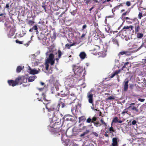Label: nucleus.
Returning a JSON list of instances; mask_svg holds the SVG:
<instances>
[{"label": "nucleus", "mask_w": 146, "mask_h": 146, "mask_svg": "<svg viewBox=\"0 0 146 146\" xmlns=\"http://www.w3.org/2000/svg\"><path fill=\"white\" fill-rule=\"evenodd\" d=\"M43 104L45 105L46 108L48 112L51 113L52 111L53 112V119L55 118H56L55 120L56 121L60 119L62 115L61 114L58 112L60 104H54L51 102H48L46 104L44 103Z\"/></svg>", "instance_id": "1"}, {"label": "nucleus", "mask_w": 146, "mask_h": 146, "mask_svg": "<svg viewBox=\"0 0 146 146\" xmlns=\"http://www.w3.org/2000/svg\"><path fill=\"white\" fill-rule=\"evenodd\" d=\"M61 123L60 122L55 123L52 127H50L49 130L52 135H54L55 136H58L61 135V140L65 142L63 137L64 136L65 131L64 130H61Z\"/></svg>", "instance_id": "2"}, {"label": "nucleus", "mask_w": 146, "mask_h": 146, "mask_svg": "<svg viewBox=\"0 0 146 146\" xmlns=\"http://www.w3.org/2000/svg\"><path fill=\"white\" fill-rule=\"evenodd\" d=\"M73 70L75 75V77L78 78L79 77L82 76L83 70L79 66L73 65Z\"/></svg>", "instance_id": "3"}, {"label": "nucleus", "mask_w": 146, "mask_h": 146, "mask_svg": "<svg viewBox=\"0 0 146 146\" xmlns=\"http://www.w3.org/2000/svg\"><path fill=\"white\" fill-rule=\"evenodd\" d=\"M54 55L52 53H50L49 56L48 58L46 60V62L47 63H50L51 65H53L55 63V59Z\"/></svg>", "instance_id": "4"}, {"label": "nucleus", "mask_w": 146, "mask_h": 146, "mask_svg": "<svg viewBox=\"0 0 146 146\" xmlns=\"http://www.w3.org/2000/svg\"><path fill=\"white\" fill-rule=\"evenodd\" d=\"M38 38L39 40L42 41V43L43 44L46 45L48 44L47 42H46L47 38L45 36L44 34L42 33H40L38 35Z\"/></svg>", "instance_id": "5"}, {"label": "nucleus", "mask_w": 146, "mask_h": 146, "mask_svg": "<svg viewBox=\"0 0 146 146\" xmlns=\"http://www.w3.org/2000/svg\"><path fill=\"white\" fill-rule=\"evenodd\" d=\"M87 97L88 99V102L89 103L93 104V95L92 93V91H91L88 92L87 94Z\"/></svg>", "instance_id": "6"}, {"label": "nucleus", "mask_w": 146, "mask_h": 146, "mask_svg": "<svg viewBox=\"0 0 146 146\" xmlns=\"http://www.w3.org/2000/svg\"><path fill=\"white\" fill-rule=\"evenodd\" d=\"M134 27L135 29V34L138 32L140 29V27L138 20L134 24Z\"/></svg>", "instance_id": "7"}, {"label": "nucleus", "mask_w": 146, "mask_h": 146, "mask_svg": "<svg viewBox=\"0 0 146 146\" xmlns=\"http://www.w3.org/2000/svg\"><path fill=\"white\" fill-rule=\"evenodd\" d=\"M126 22L128 24H131L132 23L133 21H138V19L137 18H134L133 19H131L128 17H126L125 18Z\"/></svg>", "instance_id": "8"}, {"label": "nucleus", "mask_w": 146, "mask_h": 146, "mask_svg": "<svg viewBox=\"0 0 146 146\" xmlns=\"http://www.w3.org/2000/svg\"><path fill=\"white\" fill-rule=\"evenodd\" d=\"M129 81L127 79H126L124 81L123 83V90L125 92L127 91L128 88V83Z\"/></svg>", "instance_id": "9"}, {"label": "nucleus", "mask_w": 146, "mask_h": 146, "mask_svg": "<svg viewBox=\"0 0 146 146\" xmlns=\"http://www.w3.org/2000/svg\"><path fill=\"white\" fill-rule=\"evenodd\" d=\"M65 119L66 121H73V119L72 116L70 115H65L64 117L63 118V121Z\"/></svg>", "instance_id": "10"}, {"label": "nucleus", "mask_w": 146, "mask_h": 146, "mask_svg": "<svg viewBox=\"0 0 146 146\" xmlns=\"http://www.w3.org/2000/svg\"><path fill=\"white\" fill-rule=\"evenodd\" d=\"M112 42L113 46L117 48L119 46V44L117 40L115 38H114L112 40Z\"/></svg>", "instance_id": "11"}, {"label": "nucleus", "mask_w": 146, "mask_h": 146, "mask_svg": "<svg viewBox=\"0 0 146 146\" xmlns=\"http://www.w3.org/2000/svg\"><path fill=\"white\" fill-rule=\"evenodd\" d=\"M133 27L132 25H130L129 26H125L123 28V30L125 31H131L133 29Z\"/></svg>", "instance_id": "12"}, {"label": "nucleus", "mask_w": 146, "mask_h": 146, "mask_svg": "<svg viewBox=\"0 0 146 146\" xmlns=\"http://www.w3.org/2000/svg\"><path fill=\"white\" fill-rule=\"evenodd\" d=\"M100 48V47L99 46H95V47H94L93 49L90 50V51L93 52H94L95 53L94 54V55H96L97 53H96L98 50H99Z\"/></svg>", "instance_id": "13"}, {"label": "nucleus", "mask_w": 146, "mask_h": 146, "mask_svg": "<svg viewBox=\"0 0 146 146\" xmlns=\"http://www.w3.org/2000/svg\"><path fill=\"white\" fill-rule=\"evenodd\" d=\"M137 43H135L132 46V49H135L136 51H137L140 49L143 46V45H142L139 47L138 48L137 46Z\"/></svg>", "instance_id": "14"}, {"label": "nucleus", "mask_w": 146, "mask_h": 146, "mask_svg": "<svg viewBox=\"0 0 146 146\" xmlns=\"http://www.w3.org/2000/svg\"><path fill=\"white\" fill-rule=\"evenodd\" d=\"M112 146H119L118 145V143L117 142V138H113L112 139Z\"/></svg>", "instance_id": "15"}, {"label": "nucleus", "mask_w": 146, "mask_h": 146, "mask_svg": "<svg viewBox=\"0 0 146 146\" xmlns=\"http://www.w3.org/2000/svg\"><path fill=\"white\" fill-rule=\"evenodd\" d=\"M15 81L16 84V85L18 84L21 85L22 84V82H21V76H18L15 79Z\"/></svg>", "instance_id": "16"}, {"label": "nucleus", "mask_w": 146, "mask_h": 146, "mask_svg": "<svg viewBox=\"0 0 146 146\" xmlns=\"http://www.w3.org/2000/svg\"><path fill=\"white\" fill-rule=\"evenodd\" d=\"M128 108L131 109V110H134L135 111V113L136 114H138V113L139 111V110L135 106H129Z\"/></svg>", "instance_id": "17"}, {"label": "nucleus", "mask_w": 146, "mask_h": 146, "mask_svg": "<svg viewBox=\"0 0 146 146\" xmlns=\"http://www.w3.org/2000/svg\"><path fill=\"white\" fill-rule=\"evenodd\" d=\"M7 82L10 86L14 87L17 85L15 81L13 80H8Z\"/></svg>", "instance_id": "18"}, {"label": "nucleus", "mask_w": 146, "mask_h": 146, "mask_svg": "<svg viewBox=\"0 0 146 146\" xmlns=\"http://www.w3.org/2000/svg\"><path fill=\"white\" fill-rule=\"evenodd\" d=\"M124 54H125L126 56H128L130 55L131 54L129 52L126 51H123L120 52L118 55L119 56L122 55Z\"/></svg>", "instance_id": "19"}, {"label": "nucleus", "mask_w": 146, "mask_h": 146, "mask_svg": "<svg viewBox=\"0 0 146 146\" xmlns=\"http://www.w3.org/2000/svg\"><path fill=\"white\" fill-rule=\"evenodd\" d=\"M98 55L99 56L98 57H99L104 58L106 56V54L105 51H102L99 52L98 53Z\"/></svg>", "instance_id": "20"}, {"label": "nucleus", "mask_w": 146, "mask_h": 146, "mask_svg": "<svg viewBox=\"0 0 146 146\" xmlns=\"http://www.w3.org/2000/svg\"><path fill=\"white\" fill-rule=\"evenodd\" d=\"M29 70V73L31 74L34 75L37 74L38 73V71L36 70L30 68Z\"/></svg>", "instance_id": "21"}, {"label": "nucleus", "mask_w": 146, "mask_h": 146, "mask_svg": "<svg viewBox=\"0 0 146 146\" xmlns=\"http://www.w3.org/2000/svg\"><path fill=\"white\" fill-rule=\"evenodd\" d=\"M112 122H113L115 123L118 122L119 123H121L123 122V121L121 120H118V118L117 117H114L113 120Z\"/></svg>", "instance_id": "22"}, {"label": "nucleus", "mask_w": 146, "mask_h": 146, "mask_svg": "<svg viewBox=\"0 0 146 146\" xmlns=\"http://www.w3.org/2000/svg\"><path fill=\"white\" fill-rule=\"evenodd\" d=\"M34 30L36 31H35L36 32V33L37 34V33L38 32V28L36 25H35L33 27L31 28L29 30V32H32Z\"/></svg>", "instance_id": "23"}, {"label": "nucleus", "mask_w": 146, "mask_h": 146, "mask_svg": "<svg viewBox=\"0 0 146 146\" xmlns=\"http://www.w3.org/2000/svg\"><path fill=\"white\" fill-rule=\"evenodd\" d=\"M80 57L81 59H84L86 56V54L84 52H81L79 54Z\"/></svg>", "instance_id": "24"}, {"label": "nucleus", "mask_w": 146, "mask_h": 146, "mask_svg": "<svg viewBox=\"0 0 146 146\" xmlns=\"http://www.w3.org/2000/svg\"><path fill=\"white\" fill-rule=\"evenodd\" d=\"M21 78L22 84L23 83H25L27 82V78L25 77L24 76H21Z\"/></svg>", "instance_id": "25"}, {"label": "nucleus", "mask_w": 146, "mask_h": 146, "mask_svg": "<svg viewBox=\"0 0 146 146\" xmlns=\"http://www.w3.org/2000/svg\"><path fill=\"white\" fill-rule=\"evenodd\" d=\"M36 78L35 76H30L28 78V81L29 82H32L34 81L35 79Z\"/></svg>", "instance_id": "26"}, {"label": "nucleus", "mask_w": 146, "mask_h": 146, "mask_svg": "<svg viewBox=\"0 0 146 146\" xmlns=\"http://www.w3.org/2000/svg\"><path fill=\"white\" fill-rule=\"evenodd\" d=\"M24 68V66L22 67L21 66H18L16 69V71L17 72L19 73L20 72L21 70L23 69Z\"/></svg>", "instance_id": "27"}, {"label": "nucleus", "mask_w": 146, "mask_h": 146, "mask_svg": "<svg viewBox=\"0 0 146 146\" xmlns=\"http://www.w3.org/2000/svg\"><path fill=\"white\" fill-rule=\"evenodd\" d=\"M136 34H137V37L138 38L141 39L143 38V35L142 33H140L138 32Z\"/></svg>", "instance_id": "28"}, {"label": "nucleus", "mask_w": 146, "mask_h": 146, "mask_svg": "<svg viewBox=\"0 0 146 146\" xmlns=\"http://www.w3.org/2000/svg\"><path fill=\"white\" fill-rule=\"evenodd\" d=\"M78 122L79 123H80L81 121H84L86 120V119L85 118V116H82L79 117L78 118Z\"/></svg>", "instance_id": "29"}, {"label": "nucleus", "mask_w": 146, "mask_h": 146, "mask_svg": "<svg viewBox=\"0 0 146 146\" xmlns=\"http://www.w3.org/2000/svg\"><path fill=\"white\" fill-rule=\"evenodd\" d=\"M94 125L96 127H100L102 125V124L98 121H96L93 123Z\"/></svg>", "instance_id": "30"}, {"label": "nucleus", "mask_w": 146, "mask_h": 146, "mask_svg": "<svg viewBox=\"0 0 146 146\" xmlns=\"http://www.w3.org/2000/svg\"><path fill=\"white\" fill-rule=\"evenodd\" d=\"M90 131L88 130H86V131L85 132H83V133L81 134L80 135V137H82L85 136L86 134H87L89 133Z\"/></svg>", "instance_id": "31"}, {"label": "nucleus", "mask_w": 146, "mask_h": 146, "mask_svg": "<svg viewBox=\"0 0 146 146\" xmlns=\"http://www.w3.org/2000/svg\"><path fill=\"white\" fill-rule=\"evenodd\" d=\"M130 10H131V8H129L125 12L123 13L122 14V16H124L125 15H128L129 13Z\"/></svg>", "instance_id": "32"}, {"label": "nucleus", "mask_w": 146, "mask_h": 146, "mask_svg": "<svg viewBox=\"0 0 146 146\" xmlns=\"http://www.w3.org/2000/svg\"><path fill=\"white\" fill-rule=\"evenodd\" d=\"M126 63H127V65H126L125 67V68L128 70L131 67V63H130L129 62H127Z\"/></svg>", "instance_id": "33"}, {"label": "nucleus", "mask_w": 146, "mask_h": 146, "mask_svg": "<svg viewBox=\"0 0 146 146\" xmlns=\"http://www.w3.org/2000/svg\"><path fill=\"white\" fill-rule=\"evenodd\" d=\"M35 23L34 21L29 20L28 22V24L30 26H32Z\"/></svg>", "instance_id": "34"}, {"label": "nucleus", "mask_w": 146, "mask_h": 146, "mask_svg": "<svg viewBox=\"0 0 146 146\" xmlns=\"http://www.w3.org/2000/svg\"><path fill=\"white\" fill-rule=\"evenodd\" d=\"M109 133H111L112 132H115V130L114 129L112 126H111L109 129Z\"/></svg>", "instance_id": "35"}, {"label": "nucleus", "mask_w": 146, "mask_h": 146, "mask_svg": "<svg viewBox=\"0 0 146 146\" xmlns=\"http://www.w3.org/2000/svg\"><path fill=\"white\" fill-rule=\"evenodd\" d=\"M141 12L143 14V16H145L146 15V8L143 9V11H141Z\"/></svg>", "instance_id": "36"}, {"label": "nucleus", "mask_w": 146, "mask_h": 146, "mask_svg": "<svg viewBox=\"0 0 146 146\" xmlns=\"http://www.w3.org/2000/svg\"><path fill=\"white\" fill-rule=\"evenodd\" d=\"M77 9H76L75 10H73L72 12H70L71 14L73 16H74L76 14L77 12Z\"/></svg>", "instance_id": "37"}, {"label": "nucleus", "mask_w": 146, "mask_h": 146, "mask_svg": "<svg viewBox=\"0 0 146 146\" xmlns=\"http://www.w3.org/2000/svg\"><path fill=\"white\" fill-rule=\"evenodd\" d=\"M57 53L58 54V57L59 58H60L62 54L61 50H58Z\"/></svg>", "instance_id": "38"}, {"label": "nucleus", "mask_w": 146, "mask_h": 146, "mask_svg": "<svg viewBox=\"0 0 146 146\" xmlns=\"http://www.w3.org/2000/svg\"><path fill=\"white\" fill-rule=\"evenodd\" d=\"M100 121L102 124L104 125L105 126H107V123L105 122L103 120V119L102 118L101 119Z\"/></svg>", "instance_id": "39"}, {"label": "nucleus", "mask_w": 146, "mask_h": 146, "mask_svg": "<svg viewBox=\"0 0 146 146\" xmlns=\"http://www.w3.org/2000/svg\"><path fill=\"white\" fill-rule=\"evenodd\" d=\"M14 34V33L13 31H9V37H10L11 36H13Z\"/></svg>", "instance_id": "40"}, {"label": "nucleus", "mask_w": 146, "mask_h": 146, "mask_svg": "<svg viewBox=\"0 0 146 146\" xmlns=\"http://www.w3.org/2000/svg\"><path fill=\"white\" fill-rule=\"evenodd\" d=\"M92 123H94V122L96 121L97 120V118L96 117H93L92 119Z\"/></svg>", "instance_id": "41"}, {"label": "nucleus", "mask_w": 146, "mask_h": 146, "mask_svg": "<svg viewBox=\"0 0 146 146\" xmlns=\"http://www.w3.org/2000/svg\"><path fill=\"white\" fill-rule=\"evenodd\" d=\"M9 5V3H7L6 4L5 6L3 8L4 9L7 8V9L9 10L10 9Z\"/></svg>", "instance_id": "42"}, {"label": "nucleus", "mask_w": 146, "mask_h": 146, "mask_svg": "<svg viewBox=\"0 0 146 146\" xmlns=\"http://www.w3.org/2000/svg\"><path fill=\"white\" fill-rule=\"evenodd\" d=\"M86 122L88 123H92V119H91V118L89 117L87 119L86 121Z\"/></svg>", "instance_id": "43"}, {"label": "nucleus", "mask_w": 146, "mask_h": 146, "mask_svg": "<svg viewBox=\"0 0 146 146\" xmlns=\"http://www.w3.org/2000/svg\"><path fill=\"white\" fill-rule=\"evenodd\" d=\"M15 42L17 43H18L19 44H23V41H19L17 39L16 40Z\"/></svg>", "instance_id": "44"}, {"label": "nucleus", "mask_w": 146, "mask_h": 146, "mask_svg": "<svg viewBox=\"0 0 146 146\" xmlns=\"http://www.w3.org/2000/svg\"><path fill=\"white\" fill-rule=\"evenodd\" d=\"M143 16V14L141 12H139V14L138 15V18L140 19H141Z\"/></svg>", "instance_id": "45"}, {"label": "nucleus", "mask_w": 146, "mask_h": 146, "mask_svg": "<svg viewBox=\"0 0 146 146\" xmlns=\"http://www.w3.org/2000/svg\"><path fill=\"white\" fill-rule=\"evenodd\" d=\"M45 65L46 66V67H45L46 70H48V68H49V65L46 62L45 63Z\"/></svg>", "instance_id": "46"}, {"label": "nucleus", "mask_w": 146, "mask_h": 146, "mask_svg": "<svg viewBox=\"0 0 146 146\" xmlns=\"http://www.w3.org/2000/svg\"><path fill=\"white\" fill-rule=\"evenodd\" d=\"M58 104H60V105L61 104L62 105V108L64 107L65 106V104L63 102H62L60 101V103H58Z\"/></svg>", "instance_id": "47"}, {"label": "nucleus", "mask_w": 146, "mask_h": 146, "mask_svg": "<svg viewBox=\"0 0 146 146\" xmlns=\"http://www.w3.org/2000/svg\"><path fill=\"white\" fill-rule=\"evenodd\" d=\"M92 135L95 136L96 137H98V135L97 133L95 132H92Z\"/></svg>", "instance_id": "48"}, {"label": "nucleus", "mask_w": 146, "mask_h": 146, "mask_svg": "<svg viewBox=\"0 0 146 146\" xmlns=\"http://www.w3.org/2000/svg\"><path fill=\"white\" fill-rule=\"evenodd\" d=\"M128 109H124L121 113L122 114L127 113L128 112Z\"/></svg>", "instance_id": "49"}, {"label": "nucleus", "mask_w": 146, "mask_h": 146, "mask_svg": "<svg viewBox=\"0 0 146 146\" xmlns=\"http://www.w3.org/2000/svg\"><path fill=\"white\" fill-rule=\"evenodd\" d=\"M121 71V69L118 70H116L115 71V72H114L115 75L117 74H118Z\"/></svg>", "instance_id": "50"}, {"label": "nucleus", "mask_w": 146, "mask_h": 146, "mask_svg": "<svg viewBox=\"0 0 146 146\" xmlns=\"http://www.w3.org/2000/svg\"><path fill=\"white\" fill-rule=\"evenodd\" d=\"M87 25L86 24H85L82 26V31H83L84 29H86L87 27Z\"/></svg>", "instance_id": "51"}, {"label": "nucleus", "mask_w": 146, "mask_h": 146, "mask_svg": "<svg viewBox=\"0 0 146 146\" xmlns=\"http://www.w3.org/2000/svg\"><path fill=\"white\" fill-rule=\"evenodd\" d=\"M114 99V98L113 96H110V97L108 98L107 99V100H113Z\"/></svg>", "instance_id": "52"}, {"label": "nucleus", "mask_w": 146, "mask_h": 146, "mask_svg": "<svg viewBox=\"0 0 146 146\" xmlns=\"http://www.w3.org/2000/svg\"><path fill=\"white\" fill-rule=\"evenodd\" d=\"M65 46L66 48L68 49H70V44H65Z\"/></svg>", "instance_id": "53"}, {"label": "nucleus", "mask_w": 146, "mask_h": 146, "mask_svg": "<svg viewBox=\"0 0 146 146\" xmlns=\"http://www.w3.org/2000/svg\"><path fill=\"white\" fill-rule=\"evenodd\" d=\"M31 40H29L28 41V42H27V43L24 44V45L27 46L29 45L30 43H31Z\"/></svg>", "instance_id": "54"}, {"label": "nucleus", "mask_w": 146, "mask_h": 146, "mask_svg": "<svg viewBox=\"0 0 146 146\" xmlns=\"http://www.w3.org/2000/svg\"><path fill=\"white\" fill-rule=\"evenodd\" d=\"M85 35H86L85 34H82V35L80 37V39H83V38H85Z\"/></svg>", "instance_id": "55"}, {"label": "nucleus", "mask_w": 146, "mask_h": 146, "mask_svg": "<svg viewBox=\"0 0 146 146\" xmlns=\"http://www.w3.org/2000/svg\"><path fill=\"white\" fill-rule=\"evenodd\" d=\"M70 95L72 97H74V98L75 99L76 97V94L75 93H71L70 94Z\"/></svg>", "instance_id": "56"}, {"label": "nucleus", "mask_w": 146, "mask_h": 146, "mask_svg": "<svg viewBox=\"0 0 146 146\" xmlns=\"http://www.w3.org/2000/svg\"><path fill=\"white\" fill-rule=\"evenodd\" d=\"M126 4L127 6H129L131 5V3L129 1H127L126 2Z\"/></svg>", "instance_id": "57"}, {"label": "nucleus", "mask_w": 146, "mask_h": 146, "mask_svg": "<svg viewBox=\"0 0 146 146\" xmlns=\"http://www.w3.org/2000/svg\"><path fill=\"white\" fill-rule=\"evenodd\" d=\"M138 10L141 12V11H143V10L145 9L141 7H138Z\"/></svg>", "instance_id": "58"}, {"label": "nucleus", "mask_w": 146, "mask_h": 146, "mask_svg": "<svg viewBox=\"0 0 146 146\" xmlns=\"http://www.w3.org/2000/svg\"><path fill=\"white\" fill-rule=\"evenodd\" d=\"M123 6V5L121 3L119 5L115 7V9H118L120 7H122Z\"/></svg>", "instance_id": "59"}, {"label": "nucleus", "mask_w": 146, "mask_h": 146, "mask_svg": "<svg viewBox=\"0 0 146 146\" xmlns=\"http://www.w3.org/2000/svg\"><path fill=\"white\" fill-rule=\"evenodd\" d=\"M137 121L135 120H133L131 122V124L133 125H135L137 123Z\"/></svg>", "instance_id": "60"}, {"label": "nucleus", "mask_w": 146, "mask_h": 146, "mask_svg": "<svg viewBox=\"0 0 146 146\" xmlns=\"http://www.w3.org/2000/svg\"><path fill=\"white\" fill-rule=\"evenodd\" d=\"M127 63H125L124 64V65H123V66L121 68V70H123L124 68H125V67H126L125 66H126V65H127Z\"/></svg>", "instance_id": "61"}, {"label": "nucleus", "mask_w": 146, "mask_h": 146, "mask_svg": "<svg viewBox=\"0 0 146 146\" xmlns=\"http://www.w3.org/2000/svg\"><path fill=\"white\" fill-rule=\"evenodd\" d=\"M138 100V101H139L141 102H143L145 100V99H141L140 98H139Z\"/></svg>", "instance_id": "62"}, {"label": "nucleus", "mask_w": 146, "mask_h": 146, "mask_svg": "<svg viewBox=\"0 0 146 146\" xmlns=\"http://www.w3.org/2000/svg\"><path fill=\"white\" fill-rule=\"evenodd\" d=\"M42 96H43V99L44 100H46V95L44 93H42Z\"/></svg>", "instance_id": "63"}, {"label": "nucleus", "mask_w": 146, "mask_h": 146, "mask_svg": "<svg viewBox=\"0 0 146 146\" xmlns=\"http://www.w3.org/2000/svg\"><path fill=\"white\" fill-rule=\"evenodd\" d=\"M37 89L40 91H42L43 90L44 88H37Z\"/></svg>", "instance_id": "64"}]
</instances>
